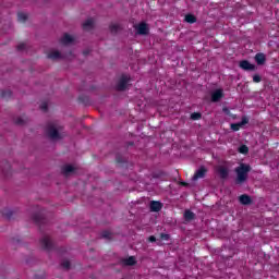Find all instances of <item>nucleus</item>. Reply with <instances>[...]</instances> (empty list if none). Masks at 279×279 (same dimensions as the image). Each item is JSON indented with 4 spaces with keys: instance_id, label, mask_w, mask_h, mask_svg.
Masks as SVG:
<instances>
[{
    "instance_id": "nucleus-1",
    "label": "nucleus",
    "mask_w": 279,
    "mask_h": 279,
    "mask_svg": "<svg viewBox=\"0 0 279 279\" xmlns=\"http://www.w3.org/2000/svg\"><path fill=\"white\" fill-rule=\"evenodd\" d=\"M62 130L64 129L60 124L56 122H49L46 126V135L49 138V141L56 143L64 138V133L62 132Z\"/></svg>"
},
{
    "instance_id": "nucleus-2",
    "label": "nucleus",
    "mask_w": 279,
    "mask_h": 279,
    "mask_svg": "<svg viewBox=\"0 0 279 279\" xmlns=\"http://www.w3.org/2000/svg\"><path fill=\"white\" fill-rule=\"evenodd\" d=\"M234 171L236 174L235 184H245V182H247L250 171H252V166L241 162L239 167L234 169Z\"/></svg>"
},
{
    "instance_id": "nucleus-3",
    "label": "nucleus",
    "mask_w": 279,
    "mask_h": 279,
    "mask_svg": "<svg viewBox=\"0 0 279 279\" xmlns=\"http://www.w3.org/2000/svg\"><path fill=\"white\" fill-rule=\"evenodd\" d=\"M40 243L41 247H44L46 252H53V250H56V244L53 243L51 238H49V235H44L40 240Z\"/></svg>"
},
{
    "instance_id": "nucleus-4",
    "label": "nucleus",
    "mask_w": 279,
    "mask_h": 279,
    "mask_svg": "<svg viewBox=\"0 0 279 279\" xmlns=\"http://www.w3.org/2000/svg\"><path fill=\"white\" fill-rule=\"evenodd\" d=\"M32 219L37 226H45V223H47V216H45V210H39L33 214Z\"/></svg>"
},
{
    "instance_id": "nucleus-5",
    "label": "nucleus",
    "mask_w": 279,
    "mask_h": 279,
    "mask_svg": "<svg viewBox=\"0 0 279 279\" xmlns=\"http://www.w3.org/2000/svg\"><path fill=\"white\" fill-rule=\"evenodd\" d=\"M1 215L7 221H13V219H16L19 216V209L4 208L2 209Z\"/></svg>"
},
{
    "instance_id": "nucleus-6",
    "label": "nucleus",
    "mask_w": 279,
    "mask_h": 279,
    "mask_svg": "<svg viewBox=\"0 0 279 279\" xmlns=\"http://www.w3.org/2000/svg\"><path fill=\"white\" fill-rule=\"evenodd\" d=\"M118 263L122 267H134V265H136V257L135 256L122 257L119 259Z\"/></svg>"
},
{
    "instance_id": "nucleus-7",
    "label": "nucleus",
    "mask_w": 279,
    "mask_h": 279,
    "mask_svg": "<svg viewBox=\"0 0 279 279\" xmlns=\"http://www.w3.org/2000/svg\"><path fill=\"white\" fill-rule=\"evenodd\" d=\"M129 82H130V78L128 77V75L123 74L117 84V90H119L120 93H123V90H126Z\"/></svg>"
},
{
    "instance_id": "nucleus-8",
    "label": "nucleus",
    "mask_w": 279,
    "mask_h": 279,
    "mask_svg": "<svg viewBox=\"0 0 279 279\" xmlns=\"http://www.w3.org/2000/svg\"><path fill=\"white\" fill-rule=\"evenodd\" d=\"M116 161H117V163L119 165V167H122V168L128 169V162H129V160H128V156H125L124 154L118 151V153L116 154Z\"/></svg>"
},
{
    "instance_id": "nucleus-9",
    "label": "nucleus",
    "mask_w": 279,
    "mask_h": 279,
    "mask_svg": "<svg viewBox=\"0 0 279 279\" xmlns=\"http://www.w3.org/2000/svg\"><path fill=\"white\" fill-rule=\"evenodd\" d=\"M247 123H250V118L244 116V117H242L241 122L231 123L230 128L233 132H239V130H241L243 128V125H247Z\"/></svg>"
},
{
    "instance_id": "nucleus-10",
    "label": "nucleus",
    "mask_w": 279,
    "mask_h": 279,
    "mask_svg": "<svg viewBox=\"0 0 279 279\" xmlns=\"http://www.w3.org/2000/svg\"><path fill=\"white\" fill-rule=\"evenodd\" d=\"M223 97H225V94H223V89H221V88H218L211 93L213 104H217V102L221 101V99H223Z\"/></svg>"
},
{
    "instance_id": "nucleus-11",
    "label": "nucleus",
    "mask_w": 279,
    "mask_h": 279,
    "mask_svg": "<svg viewBox=\"0 0 279 279\" xmlns=\"http://www.w3.org/2000/svg\"><path fill=\"white\" fill-rule=\"evenodd\" d=\"M165 205L160 203V201H150L149 203V210L150 213H160Z\"/></svg>"
},
{
    "instance_id": "nucleus-12",
    "label": "nucleus",
    "mask_w": 279,
    "mask_h": 279,
    "mask_svg": "<svg viewBox=\"0 0 279 279\" xmlns=\"http://www.w3.org/2000/svg\"><path fill=\"white\" fill-rule=\"evenodd\" d=\"M217 173L219 174L220 180H228L230 175V170L223 166H219L217 169Z\"/></svg>"
},
{
    "instance_id": "nucleus-13",
    "label": "nucleus",
    "mask_w": 279,
    "mask_h": 279,
    "mask_svg": "<svg viewBox=\"0 0 279 279\" xmlns=\"http://www.w3.org/2000/svg\"><path fill=\"white\" fill-rule=\"evenodd\" d=\"M240 69H243V71H256V65L247 60H242L240 61Z\"/></svg>"
},
{
    "instance_id": "nucleus-14",
    "label": "nucleus",
    "mask_w": 279,
    "mask_h": 279,
    "mask_svg": "<svg viewBox=\"0 0 279 279\" xmlns=\"http://www.w3.org/2000/svg\"><path fill=\"white\" fill-rule=\"evenodd\" d=\"M206 173H208V169L202 166L193 175V180H199L202 178H206Z\"/></svg>"
},
{
    "instance_id": "nucleus-15",
    "label": "nucleus",
    "mask_w": 279,
    "mask_h": 279,
    "mask_svg": "<svg viewBox=\"0 0 279 279\" xmlns=\"http://www.w3.org/2000/svg\"><path fill=\"white\" fill-rule=\"evenodd\" d=\"M73 173H75V167H73L72 165H65L62 168V174L65 178H69V175H73Z\"/></svg>"
},
{
    "instance_id": "nucleus-16",
    "label": "nucleus",
    "mask_w": 279,
    "mask_h": 279,
    "mask_svg": "<svg viewBox=\"0 0 279 279\" xmlns=\"http://www.w3.org/2000/svg\"><path fill=\"white\" fill-rule=\"evenodd\" d=\"M255 62L258 64V66H263L265 62H267V57L263 52H258L255 54Z\"/></svg>"
},
{
    "instance_id": "nucleus-17",
    "label": "nucleus",
    "mask_w": 279,
    "mask_h": 279,
    "mask_svg": "<svg viewBox=\"0 0 279 279\" xmlns=\"http://www.w3.org/2000/svg\"><path fill=\"white\" fill-rule=\"evenodd\" d=\"M130 23L133 25V33L135 36H141V23H138L134 17L130 20Z\"/></svg>"
},
{
    "instance_id": "nucleus-18",
    "label": "nucleus",
    "mask_w": 279,
    "mask_h": 279,
    "mask_svg": "<svg viewBox=\"0 0 279 279\" xmlns=\"http://www.w3.org/2000/svg\"><path fill=\"white\" fill-rule=\"evenodd\" d=\"M239 202L243 206H250V204H252V197L250 195H247V194H242L239 197Z\"/></svg>"
},
{
    "instance_id": "nucleus-19",
    "label": "nucleus",
    "mask_w": 279,
    "mask_h": 279,
    "mask_svg": "<svg viewBox=\"0 0 279 279\" xmlns=\"http://www.w3.org/2000/svg\"><path fill=\"white\" fill-rule=\"evenodd\" d=\"M50 60H62L64 59V54L60 53V51H52L48 54Z\"/></svg>"
},
{
    "instance_id": "nucleus-20",
    "label": "nucleus",
    "mask_w": 279,
    "mask_h": 279,
    "mask_svg": "<svg viewBox=\"0 0 279 279\" xmlns=\"http://www.w3.org/2000/svg\"><path fill=\"white\" fill-rule=\"evenodd\" d=\"M2 173L5 178H10L12 175L10 162L5 161L4 167L2 168Z\"/></svg>"
},
{
    "instance_id": "nucleus-21",
    "label": "nucleus",
    "mask_w": 279,
    "mask_h": 279,
    "mask_svg": "<svg viewBox=\"0 0 279 279\" xmlns=\"http://www.w3.org/2000/svg\"><path fill=\"white\" fill-rule=\"evenodd\" d=\"M185 221H193L195 219V213L191 211V209H186L183 214Z\"/></svg>"
},
{
    "instance_id": "nucleus-22",
    "label": "nucleus",
    "mask_w": 279,
    "mask_h": 279,
    "mask_svg": "<svg viewBox=\"0 0 279 279\" xmlns=\"http://www.w3.org/2000/svg\"><path fill=\"white\" fill-rule=\"evenodd\" d=\"M109 29H110L111 34L117 35V34H119V32H121L123 29V27H121V25H119V24H111L109 26Z\"/></svg>"
},
{
    "instance_id": "nucleus-23",
    "label": "nucleus",
    "mask_w": 279,
    "mask_h": 279,
    "mask_svg": "<svg viewBox=\"0 0 279 279\" xmlns=\"http://www.w3.org/2000/svg\"><path fill=\"white\" fill-rule=\"evenodd\" d=\"M73 37L71 35H69V33H65L61 39L62 45H71V43H73Z\"/></svg>"
},
{
    "instance_id": "nucleus-24",
    "label": "nucleus",
    "mask_w": 279,
    "mask_h": 279,
    "mask_svg": "<svg viewBox=\"0 0 279 279\" xmlns=\"http://www.w3.org/2000/svg\"><path fill=\"white\" fill-rule=\"evenodd\" d=\"M149 34V26L145 22H141V36H147Z\"/></svg>"
},
{
    "instance_id": "nucleus-25",
    "label": "nucleus",
    "mask_w": 279,
    "mask_h": 279,
    "mask_svg": "<svg viewBox=\"0 0 279 279\" xmlns=\"http://www.w3.org/2000/svg\"><path fill=\"white\" fill-rule=\"evenodd\" d=\"M185 23H190L191 25H193V23H197V17L191 13L185 15L184 19Z\"/></svg>"
},
{
    "instance_id": "nucleus-26",
    "label": "nucleus",
    "mask_w": 279,
    "mask_h": 279,
    "mask_svg": "<svg viewBox=\"0 0 279 279\" xmlns=\"http://www.w3.org/2000/svg\"><path fill=\"white\" fill-rule=\"evenodd\" d=\"M0 97H2V99H10V97H12V90L1 89L0 90Z\"/></svg>"
},
{
    "instance_id": "nucleus-27",
    "label": "nucleus",
    "mask_w": 279,
    "mask_h": 279,
    "mask_svg": "<svg viewBox=\"0 0 279 279\" xmlns=\"http://www.w3.org/2000/svg\"><path fill=\"white\" fill-rule=\"evenodd\" d=\"M165 175H167L165 171H156L151 173V178H154V180H162Z\"/></svg>"
},
{
    "instance_id": "nucleus-28",
    "label": "nucleus",
    "mask_w": 279,
    "mask_h": 279,
    "mask_svg": "<svg viewBox=\"0 0 279 279\" xmlns=\"http://www.w3.org/2000/svg\"><path fill=\"white\" fill-rule=\"evenodd\" d=\"M80 104H83L84 106H90V98L88 96L81 95L78 97Z\"/></svg>"
},
{
    "instance_id": "nucleus-29",
    "label": "nucleus",
    "mask_w": 279,
    "mask_h": 279,
    "mask_svg": "<svg viewBox=\"0 0 279 279\" xmlns=\"http://www.w3.org/2000/svg\"><path fill=\"white\" fill-rule=\"evenodd\" d=\"M93 25H95V22L93 21V19H88V20L83 24V28H84V29H93Z\"/></svg>"
},
{
    "instance_id": "nucleus-30",
    "label": "nucleus",
    "mask_w": 279,
    "mask_h": 279,
    "mask_svg": "<svg viewBox=\"0 0 279 279\" xmlns=\"http://www.w3.org/2000/svg\"><path fill=\"white\" fill-rule=\"evenodd\" d=\"M239 154H243L244 156H246V154H250V148L247 147V145H241L238 148Z\"/></svg>"
},
{
    "instance_id": "nucleus-31",
    "label": "nucleus",
    "mask_w": 279,
    "mask_h": 279,
    "mask_svg": "<svg viewBox=\"0 0 279 279\" xmlns=\"http://www.w3.org/2000/svg\"><path fill=\"white\" fill-rule=\"evenodd\" d=\"M62 269H65V271H69L71 269V262L69 259H63L61 262Z\"/></svg>"
},
{
    "instance_id": "nucleus-32",
    "label": "nucleus",
    "mask_w": 279,
    "mask_h": 279,
    "mask_svg": "<svg viewBox=\"0 0 279 279\" xmlns=\"http://www.w3.org/2000/svg\"><path fill=\"white\" fill-rule=\"evenodd\" d=\"M14 123H15V125H26L27 124V119L15 118Z\"/></svg>"
},
{
    "instance_id": "nucleus-33",
    "label": "nucleus",
    "mask_w": 279,
    "mask_h": 279,
    "mask_svg": "<svg viewBox=\"0 0 279 279\" xmlns=\"http://www.w3.org/2000/svg\"><path fill=\"white\" fill-rule=\"evenodd\" d=\"M17 21H20L21 23H25V21H27V13H19L17 14Z\"/></svg>"
},
{
    "instance_id": "nucleus-34",
    "label": "nucleus",
    "mask_w": 279,
    "mask_h": 279,
    "mask_svg": "<svg viewBox=\"0 0 279 279\" xmlns=\"http://www.w3.org/2000/svg\"><path fill=\"white\" fill-rule=\"evenodd\" d=\"M191 119L192 121H199V119H202V114L199 112H193L191 114Z\"/></svg>"
},
{
    "instance_id": "nucleus-35",
    "label": "nucleus",
    "mask_w": 279,
    "mask_h": 279,
    "mask_svg": "<svg viewBox=\"0 0 279 279\" xmlns=\"http://www.w3.org/2000/svg\"><path fill=\"white\" fill-rule=\"evenodd\" d=\"M11 244L16 246V245H21V239L19 238H12L11 239Z\"/></svg>"
},
{
    "instance_id": "nucleus-36",
    "label": "nucleus",
    "mask_w": 279,
    "mask_h": 279,
    "mask_svg": "<svg viewBox=\"0 0 279 279\" xmlns=\"http://www.w3.org/2000/svg\"><path fill=\"white\" fill-rule=\"evenodd\" d=\"M260 81H262L260 75L255 74V75L253 76V82H254L255 84H259Z\"/></svg>"
},
{
    "instance_id": "nucleus-37",
    "label": "nucleus",
    "mask_w": 279,
    "mask_h": 279,
    "mask_svg": "<svg viewBox=\"0 0 279 279\" xmlns=\"http://www.w3.org/2000/svg\"><path fill=\"white\" fill-rule=\"evenodd\" d=\"M110 236H111V233H110L109 231H104V232L101 233V238H102V239H110Z\"/></svg>"
},
{
    "instance_id": "nucleus-38",
    "label": "nucleus",
    "mask_w": 279,
    "mask_h": 279,
    "mask_svg": "<svg viewBox=\"0 0 279 279\" xmlns=\"http://www.w3.org/2000/svg\"><path fill=\"white\" fill-rule=\"evenodd\" d=\"M170 238L171 236L169 234H167V233H161L160 234V239H162V241H169Z\"/></svg>"
},
{
    "instance_id": "nucleus-39",
    "label": "nucleus",
    "mask_w": 279,
    "mask_h": 279,
    "mask_svg": "<svg viewBox=\"0 0 279 279\" xmlns=\"http://www.w3.org/2000/svg\"><path fill=\"white\" fill-rule=\"evenodd\" d=\"M40 109H41L44 112H47V110L49 109L47 102H43V104L40 105Z\"/></svg>"
},
{
    "instance_id": "nucleus-40",
    "label": "nucleus",
    "mask_w": 279,
    "mask_h": 279,
    "mask_svg": "<svg viewBox=\"0 0 279 279\" xmlns=\"http://www.w3.org/2000/svg\"><path fill=\"white\" fill-rule=\"evenodd\" d=\"M25 48H26L25 44L17 45V51H25Z\"/></svg>"
},
{
    "instance_id": "nucleus-41",
    "label": "nucleus",
    "mask_w": 279,
    "mask_h": 279,
    "mask_svg": "<svg viewBox=\"0 0 279 279\" xmlns=\"http://www.w3.org/2000/svg\"><path fill=\"white\" fill-rule=\"evenodd\" d=\"M148 241H149L150 243H156V236L150 235V236L148 238Z\"/></svg>"
},
{
    "instance_id": "nucleus-42",
    "label": "nucleus",
    "mask_w": 279,
    "mask_h": 279,
    "mask_svg": "<svg viewBox=\"0 0 279 279\" xmlns=\"http://www.w3.org/2000/svg\"><path fill=\"white\" fill-rule=\"evenodd\" d=\"M180 185H181V186H189V183H186V182H184V181H181V182H180Z\"/></svg>"
},
{
    "instance_id": "nucleus-43",
    "label": "nucleus",
    "mask_w": 279,
    "mask_h": 279,
    "mask_svg": "<svg viewBox=\"0 0 279 279\" xmlns=\"http://www.w3.org/2000/svg\"><path fill=\"white\" fill-rule=\"evenodd\" d=\"M88 53H90V50H84L83 51V56H88Z\"/></svg>"
},
{
    "instance_id": "nucleus-44",
    "label": "nucleus",
    "mask_w": 279,
    "mask_h": 279,
    "mask_svg": "<svg viewBox=\"0 0 279 279\" xmlns=\"http://www.w3.org/2000/svg\"><path fill=\"white\" fill-rule=\"evenodd\" d=\"M128 147H134V142H129Z\"/></svg>"
},
{
    "instance_id": "nucleus-45",
    "label": "nucleus",
    "mask_w": 279,
    "mask_h": 279,
    "mask_svg": "<svg viewBox=\"0 0 279 279\" xmlns=\"http://www.w3.org/2000/svg\"><path fill=\"white\" fill-rule=\"evenodd\" d=\"M35 279H41L40 276L38 275H35Z\"/></svg>"
}]
</instances>
